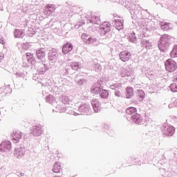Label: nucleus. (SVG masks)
<instances>
[{"label": "nucleus", "instance_id": "nucleus-1", "mask_svg": "<svg viewBox=\"0 0 177 177\" xmlns=\"http://www.w3.org/2000/svg\"><path fill=\"white\" fill-rule=\"evenodd\" d=\"M171 45V39L168 35H164L160 37L158 48L162 50V52H165L167 49L169 48Z\"/></svg>", "mask_w": 177, "mask_h": 177}, {"label": "nucleus", "instance_id": "nucleus-2", "mask_svg": "<svg viewBox=\"0 0 177 177\" xmlns=\"http://www.w3.org/2000/svg\"><path fill=\"white\" fill-rule=\"evenodd\" d=\"M165 66L167 71L174 73L177 68L176 62L172 59H169L165 62Z\"/></svg>", "mask_w": 177, "mask_h": 177}, {"label": "nucleus", "instance_id": "nucleus-3", "mask_svg": "<svg viewBox=\"0 0 177 177\" xmlns=\"http://www.w3.org/2000/svg\"><path fill=\"white\" fill-rule=\"evenodd\" d=\"M81 38L84 43L87 44L88 45L96 42V39L89 36V35L86 33H83L81 36Z\"/></svg>", "mask_w": 177, "mask_h": 177}, {"label": "nucleus", "instance_id": "nucleus-4", "mask_svg": "<svg viewBox=\"0 0 177 177\" xmlns=\"http://www.w3.org/2000/svg\"><path fill=\"white\" fill-rule=\"evenodd\" d=\"M12 149V144L9 141H3L0 145V151H10Z\"/></svg>", "mask_w": 177, "mask_h": 177}, {"label": "nucleus", "instance_id": "nucleus-5", "mask_svg": "<svg viewBox=\"0 0 177 177\" xmlns=\"http://www.w3.org/2000/svg\"><path fill=\"white\" fill-rule=\"evenodd\" d=\"M119 56H120V60H122V62H125L129 60L131 55V53H129V51L124 50L120 53Z\"/></svg>", "mask_w": 177, "mask_h": 177}, {"label": "nucleus", "instance_id": "nucleus-6", "mask_svg": "<svg viewBox=\"0 0 177 177\" xmlns=\"http://www.w3.org/2000/svg\"><path fill=\"white\" fill-rule=\"evenodd\" d=\"M22 133L20 131H14L12 135V138L14 143H19L21 139Z\"/></svg>", "mask_w": 177, "mask_h": 177}, {"label": "nucleus", "instance_id": "nucleus-7", "mask_svg": "<svg viewBox=\"0 0 177 177\" xmlns=\"http://www.w3.org/2000/svg\"><path fill=\"white\" fill-rule=\"evenodd\" d=\"M73 44L70 42H67L62 47V53L64 55H67V53H70L73 50Z\"/></svg>", "mask_w": 177, "mask_h": 177}, {"label": "nucleus", "instance_id": "nucleus-8", "mask_svg": "<svg viewBox=\"0 0 177 177\" xmlns=\"http://www.w3.org/2000/svg\"><path fill=\"white\" fill-rule=\"evenodd\" d=\"M46 51H45V48H41L39 50L36 51V55L37 56V59L39 60H42V59L45 58V56L46 55Z\"/></svg>", "mask_w": 177, "mask_h": 177}, {"label": "nucleus", "instance_id": "nucleus-9", "mask_svg": "<svg viewBox=\"0 0 177 177\" xmlns=\"http://www.w3.org/2000/svg\"><path fill=\"white\" fill-rule=\"evenodd\" d=\"M111 30V24L109 23H104L101 28V32L103 34H107V32H110Z\"/></svg>", "mask_w": 177, "mask_h": 177}, {"label": "nucleus", "instance_id": "nucleus-10", "mask_svg": "<svg viewBox=\"0 0 177 177\" xmlns=\"http://www.w3.org/2000/svg\"><path fill=\"white\" fill-rule=\"evenodd\" d=\"M160 25L161 29L163 30V31H168L169 30H171L172 28V24L171 23L161 21Z\"/></svg>", "mask_w": 177, "mask_h": 177}, {"label": "nucleus", "instance_id": "nucleus-11", "mask_svg": "<svg viewBox=\"0 0 177 177\" xmlns=\"http://www.w3.org/2000/svg\"><path fill=\"white\" fill-rule=\"evenodd\" d=\"M48 59L53 63L55 62V60H57V53L55 50L50 51L48 53Z\"/></svg>", "mask_w": 177, "mask_h": 177}, {"label": "nucleus", "instance_id": "nucleus-12", "mask_svg": "<svg viewBox=\"0 0 177 177\" xmlns=\"http://www.w3.org/2000/svg\"><path fill=\"white\" fill-rule=\"evenodd\" d=\"M102 81L98 80L93 86V88H91V92H93V93H99V89H100V86H102Z\"/></svg>", "mask_w": 177, "mask_h": 177}, {"label": "nucleus", "instance_id": "nucleus-13", "mask_svg": "<svg viewBox=\"0 0 177 177\" xmlns=\"http://www.w3.org/2000/svg\"><path fill=\"white\" fill-rule=\"evenodd\" d=\"M131 120L133 121V122H135V124H140V122L142 121V117L139 113L133 115L131 118Z\"/></svg>", "mask_w": 177, "mask_h": 177}, {"label": "nucleus", "instance_id": "nucleus-14", "mask_svg": "<svg viewBox=\"0 0 177 177\" xmlns=\"http://www.w3.org/2000/svg\"><path fill=\"white\" fill-rule=\"evenodd\" d=\"M174 133H175V128H174V127L167 126L165 127L164 133H165V135L172 136V135H174Z\"/></svg>", "mask_w": 177, "mask_h": 177}, {"label": "nucleus", "instance_id": "nucleus-15", "mask_svg": "<svg viewBox=\"0 0 177 177\" xmlns=\"http://www.w3.org/2000/svg\"><path fill=\"white\" fill-rule=\"evenodd\" d=\"M125 96L127 99H131L133 96V88L128 86L126 88Z\"/></svg>", "mask_w": 177, "mask_h": 177}, {"label": "nucleus", "instance_id": "nucleus-16", "mask_svg": "<svg viewBox=\"0 0 177 177\" xmlns=\"http://www.w3.org/2000/svg\"><path fill=\"white\" fill-rule=\"evenodd\" d=\"M61 169L62 165L60 164V162H55L53 165V171L55 172V174H59Z\"/></svg>", "mask_w": 177, "mask_h": 177}, {"label": "nucleus", "instance_id": "nucleus-17", "mask_svg": "<svg viewBox=\"0 0 177 177\" xmlns=\"http://www.w3.org/2000/svg\"><path fill=\"white\" fill-rule=\"evenodd\" d=\"M136 97L138 100V102H142L143 99H145V91L142 90H138Z\"/></svg>", "mask_w": 177, "mask_h": 177}, {"label": "nucleus", "instance_id": "nucleus-18", "mask_svg": "<svg viewBox=\"0 0 177 177\" xmlns=\"http://www.w3.org/2000/svg\"><path fill=\"white\" fill-rule=\"evenodd\" d=\"M136 108L132 106L127 108L126 110V113L128 114V115H133V114H136Z\"/></svg>", "mask_w": 177, "mask_h": 177}, {"label": "nucleus", "instance_id": "nucleus-19", "mask_svg": "<svg viewBox=\"0 0 177 177\" xmlns=\"http://www.w3.org/2000/svg\"><path fill=\"white\" fill-rule=\"evenodd\" d=\"M100 96L102 99H107L109 97V92L106 90H102L100 91Z\"/></svg>", "mask_w": 177, "mask_h": 177}, {"label": "nucleus", "instance_id": "nucleus-20", "mask_svg": "<svg viewBox=\"0 0 177 177\" xmlns=\"http://www.w3.org/2000/svg\"><path fill=\"white\" fill-rule=\"evenodd\" d=\"M71 67L72 70L77 71L78 68H80V64H78V62H72Z\"/></svg>", "mask_w": 177, "mask_h": 177}, {"label": "nucleus", "instance_id": "nucleus-21", "mask_svg": "<svg viewBox=\"0 0 177 177\" xmlns=\"http://www.w3.org/2000/svg\"><path fill=\"white\" fill-rule=\"evenodd\" d=\"M171 57H177V45L175 46L170 53Z\"/></svg>", "mask_w": 177, "mask_h": 177}, {"label": "nucleus", "instance_id": "nucleus-22", "mask_svg": "<svg viewBox=\"0 0 177 177\" xmlns=\"http://www.w3.org/2000/svg\"><path fill=\"white\" fill-rule=\"evenodd\" d=\"M170 90L171 92H177V84L175 83H173L170 85Z\"/></svg>", "mask_w": 177, "mask_h": 177}, {"label": "nucleus", "instance_id": "nucleus-23", "mask_svg": "<svg viewBox=\"0 0 177 177\" xmlns=\"http://www.w3.org/2000/svg\"><path fill=\"white\" fill-rule=\"evenodd\" d=\"M124 24H122V22H120L119 23V25H118V23L116 22V27L118 30H121V28H122Z\"/></svg>", "mask_w": 177, "mask_h": 177}, {"label": "nucleus", "instance_id": "nucleus-24", "mask_svg": "<svg viewBox=\"0 0 177 177\" xmlns=\"http://www.w3.org/2000/svg\"><path fill=\"white\" fill-rule=\"evenodd\" d=\"M0 44L2 45H5L6 44V41H5V39L2 36H0Z\"/></svg>", "mask_w": 177, "mask_h": 177}, {"label": "nucleus", "instance_id": "nucleus-25", "mask_svg": "<svg viewBox=\"0 0 177 177\" xmlns=\"http://www.w3.org/2000/svg\"><path fill=\"white\" fill-rule=\"evenodd\" d=\"M129 76V72L124 71L123 73H122V77H125Z\"/></svg>", "mask_w": 177, "mask_h": 177}, {"label": "nucleus", "instance_id": "nucleus-26", "mask_svg": "<svg viewBox=\"0 0 177 177\" xmlns=\"http://www.w3.org/2000/svg\"><path fill=\"white\" fill-rule=\"evenodd\" d=\"M5 57V55L3 53H0V62L3 60V58Z\"/></svg>", "mask_w": 177, "mask_h": 177}, {"label": "nucleus", "instance_id": "nucleus-27", "mask_svg": "<svg viewBox=\"0 0 177 177\" xmlns=\"http://www.w3.org/2000/svg\"><path fill=\"white\" fill-rule=\"evenodd\" d=\"M93 109L95 111V113H97L99 108L96 107V105H95V104H93Z\"/></svg>", "mask_w": 177, "mask_h": 177}, {"label": "nucleus", "instance_id": "nucleus-28", "mask_svg": "<svg viewBox=\"0 0 177 177\" xmlns=\"http://www.w3.org/2000/svg\"><path fill=\"white\" fill-rule=\"evenodd\" d=\"M95 68H97V70H100L102 68V66H100V64H95Z\"/></svg>", "mask_w": 177, "mask_h": 177}, {"label": "nucleus", "instance_id": "nucleus-29", "mask_svg": "<svg viewBox=\"0 0 177 177\" xmlns=\"http://www.w3.org/2000/svg\"><path fill=\"white\" fill-rule=\"evenodd\" d=\"M19 32H20V31L17 30V31L15 32V35H16V34H19Z\"/></svg>", "mask_w": 177, "mask_h": 177}]
</instances>
